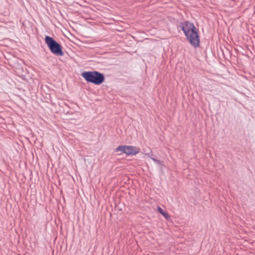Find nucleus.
<instances>
[{
  "label": "nucleus",
  "instance_id": "f257e3e1",
  "mask_svg": "<svg viewBox=\"0 0 255 255\" xmlns=\"http://www.w3.org/2000/svg\"><path fill=\"white\" fill-rule=\"evenodd\" d=\"M81 75L88 83L96 85L102 84L105 80L104 74L97 71H84Z\"/></svg>",
  "mask_w": 255,
  "mask_h": 255
},
{
  "label": "nucleus",
  "instance_id": "f03ea898",
  "mask_svg": "<svg viewBox=\"0 0 255 255\" xmlns=\"http://www.w3.org/2000/svg\"><path fill=\"white\" fill-rule=\"evenodd\" d=\"M44 41L52 53L56 56H62L64 55V53L62 50L63 47L61 44L57 42L53 37L46 35Z\"/></svg>",
  "mask_w": 255,
  "mask_h": 255
},
{
  "label": "nucleus",
  "instance_id": "7ed1b4c3",
  "mask_svg": "<svg viewBox=\"0 0 255 255\" xmlns=\"http://www.w3.org/2000/svg\"><path fill=\"white\" fill-rule=\"evenodd\" d=\"M186 39L189 42L190 44L195 48H197L200 45V37L198 33V29L187 32L185 34Z\"/></svg>",
  "mask_w": 255,
  "mask_h": 255
},
{
  "label": "nucleus",
  "instance_id": "20e7f679",
  "mask_svg": "<svg viewBox=\"0 0 255 255\" xmlns=\"http://www.w3.org/2000/svg\"><path fill=\"white\" fill-rule=\"evenodd\" d=\"M180 27L184 34L187 33V31L190 32L197 29L193 23L188 21L181 22Z\"/></svg>",
  "mask_w": 255,
  "mask_h": 255
},
{
  "label": "nucleus",
  "instance_id": "39448f33",
  "mask_svg": "<svg viewBox=\"0 0 255 255\" xmlns=\"http://www.w3.org/2000/svg\"><path fill=\"white\" fill-rule=\"evenodd\" d=\"M29 19H20V22H21L23 29L25 31H28L29 30H32L34 24L32 22L33 20L32 17H28Z\"/></svg>",
  "mask_w": 255,
  "mask_h": 255
},
{
  "label": "nucleus",
  "instance_id": "423d86ee",
  "mask_svg": "<svg viewBox=\"0 0 255 255\" xmlns=\"http://www.w3.org/2000/svg\"><path fill=\"white\" fill-rule=\"evenodd\" d=\"M140 148L137 146L127 145V155H136L140 152Z\"/></svg>",
  "mask_w": 255,
  "mask_h": 255
},
{
  "label": "nucleus",
  "instance_id": "0eeeda50",
  "mask_svg": "<svg viewBox=\"0 0 255 255\" xmlns=\"http://www.w3.org/2000/svg\"><path fill=\"white\" fill-rule=\"evenodd\" d=\"M127 145H120L118 147L115 148V151L116 152H121V153L119 154H122L123 153H125L127 154Z\"/></svg>",
  "mask_w": 255,
  "mask_h": 255
},
{
  "label": "nucleus",
  "instance_id": "6e6552de",
  "mask_svg": "<svg viewBox=\"0 0 255 255\" xmlns=\"http://www.w3.org/2000/svg\"><path fill=\"white\" fill-rule=\"evenodd\" d=\"M157 211L161 214L166 220H169L170 219V216L168 214V213L165 212L163 209H162L161 207H158Z\"/></svg>",
  "mask_w": 255,
  "mask_h": 255
},
{
  "label": "nucleus",
  "instance_id": "1a4fd4ad",
  "mask_svg": "<svg viewBox=\"0 0 255 255\" xmlns=\"http://www.w3.org/2000/svg\"><path fill=\"white\" fill-rule=\"evenodd\" d=\"M151 159L157 164H158L161 166H162L163 165L162 161H161L154 157H151Z\"/></svg>",
  "mask_w": 255,
  "mask_h": 255
},
{
  "label": "nucleus",
  "instance_id": "9d476101",
  "mask_svg": "<svg viewBox=\"0 0 255 255\" xmlns=\"http://www.w3.org/2000/svg\"><path fill=\"white\" fill-rule=\"evenodd\" d=\"M89 19H93L92 18H86V20H88Z\"/></svg>",
  "mask_w": 255,
  "mask_h": 255
}]
</instances>
